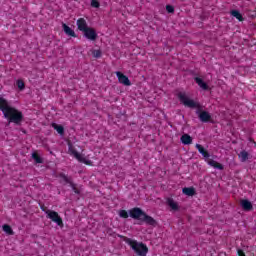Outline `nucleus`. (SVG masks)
Returning <instances> with one entry per match:
<instances>
[{
  "label": "nucleus",
  "mask_w": 256,
  "mask_h": 256,
  "mask_svg": "<svg viewBox=\"0 0 256 256\" xmlns=\"http://www.w3.org/2000/svg\"><path fill=\"white\" fill-rule=\"evenodd\" d=\"M0 110L4 115V118L8 120V123H15V125H19L21 121H23V113L15 107L10 106L9 101L1 96Z\"/></svg>",
  "instance_id": "obj_1"
},
{
  "label": "nucleus",
  "mask_w": 256,
  "mask_h": 256,
  "mask_svg": "<svg viewBox=\"0 0 256 256\" xmlns=\"http://www.w3.org/2000/svg\"><path fill=\"white\" fill-rule=\"evenodd\" d=\"M130 217L132 219H137L138 221H142L143 223H147V225H152L153 227L157 225V221L153 219V217L145 214L141 208H133L129 211Z\"/></svg>",
  "instance_id": "obj_2"
},
{
  "label": "nucleus",
  "mask_w": 256,
  "mask_h": 256,
  "mask_svg": "<svg viewBox=\"0 0 256 256\" xmlns=\"http://www.w3.org/2000/svg\"><path fill=\"white\" fill-rule=\"evenodd\" d=\"M124 241L138 256H147V253H149V248L147 245L143 244V242H138L137 240H133L131 238H125Z\"/></svg>",
  "instance_id": "obj_3"
},
{
  "label": "nucleus",
  "mask_w": 256,
  "mask_h": 256,
  "mask_svg": "<svg viewBox=\"0 0 256 256\" xmlns=\"http://www.w3.org/2000/svg\"><path fill=\"white\" fill-rule=\"evenodd\" d=\"M178 99L182 103V105H184L185 107H189L190 109H197L199 107V104L193 99L189 98V96L185 92H179Z\"/></svg>",
  "instance_id": "obj_4"
},
{
  "label": "nucleus",
  "mask_w": 256,
  "mask_h": 256,
  "mask_svg": "<svg viewBox=\"0 0 256 256\" xmlns=\"http://www.w3.org/2000/svg\"><path fill=\"white\" fill-rule=\"evenodd\" d=\"M68 153L73 157H75V159H77V161H79L80 163H85V165H91V160H88L79 152H77V150L75 149V146H73L71 142H68Z\"/></svg>",
  "instance_id": "obj_5"
},
{
  "label": "nucleus",
  "mask_w": 256,
  "mask_h": 256,
  "mask_svg": "<svg viewBox=\"0 0 256 256\" xmlns=\"http://www.w3.org/2000/svg\"><path fill=\"white\" fill-rule=\"evenodd\" d=\"M47 219H51L53 223H56L59 227L63 225V219H61V216H59V213L53 210H47L46 212Z\"/></svg>",
  "instance_id": "obj_6"
},
{
  "label": "nucleus",
  "mask_w": 256,
  "mask_h": 256,
  "mask_svg": "<svg viewBox=\"0 0 256 256\" xmlns=\"http://www.w3.org/2000/svg\"><path fill=\"white\" fill-rule=\"evenodd\" d=\"M84 37L89 39V41H96L97 40V32L92 27H88L83 31Z\"/></svg>",
  "instance_id": "obj_7"
},
{
  "label": "nucleus",
  "mask_w": 256,
  "mask_h": 256,
  "mask_svg": "<svg viewBox=\"0 0 256 256\" xmlns=\"http://www.w3.org/2000/svg\"><path fill=\"white\" fill-rule=\"evenodd\" d=\"M116 77L118 78L119 83H121L122 85H125L126 87H129L131 85V81L123 73L116 72Z\"/></svg>",
  "instance_id": "obj_8"
},
{
  "label": "nucleus",
  "mask_w": 256,
  "mask_h": 256,
  "mask_svg": "<svg viewBox=\"0 0 256 256\" xmlns=\"http://www.w3.org/2000/svg\"><path fill=\"white\" fill-rule=\"evenodd\" d=\"M76 25L78 27V31H82V33L89 29V26L87 25V20L85 18H79L76 22Z\"/></svg>",
  "instance_id": "obj_9"
},
{
  "label": "nucleus",
  "mask_w": 256,
  "mask_h": 256,
  "mask_svg": "<svg viewBox=\"0 0 256 256\" xmlns=\"http://www.w3.org/2000/svg\"><path fill=\"white\" fill-rule=\"evenodd\" d=\"M196 113L200 121H202V123H207L211 120V114H209V112L207 111H202V112L197 111Z\"/></svg>",
  "instance_id": "obj_10"
},
{
  "label": "nucleus",
  "mask_w": 256,
  "mask_h": 256,
  "mask_svg": "<svg viewBox=\"0 0 256 256\" xmlns=\"http://www.w3.org/2000/svg\"><path fill=\"white\" fill-rule=\"evenodd\" d=\"M62 28L64 33L68 36V37H77V34L75 33V31L73 29H71V27L67 26V24L63 23L62 24Z\"/></svg>",
  "instance_id": "obj_11"
},
{
  "label": "nucleus",
  "mask_w": 256,
  "mask_h": 256,
  "mask_svg": "<svg viewBox=\"0 0 256 256\" xmlns=\"http://www.w3.org/2000/svg\"><path fill=\"white\" fill-rule=\"evenodd\" d=\"M240 205L244 211H251V209H253V204H251L249 200H241Z\"/></svg>",
  "instance_id": "obj_12"
},
{
  "label": "nucleus",
  "mask_w": 256,
  "mask_h": 256,
  "mask_svg": "<svg viewBox=\"0 0 256 256\" xmlns=\"http://www.w3.org/2000/svg\"><path fill=\"white\" fill-rule=\"evenodd\" d=\"M167 205L172 209V211H179V204L173 200V198L167 199Z\"/></svg>",
  "instance_id": "obj_13"
},
{
  "label": "nucleus",
  "mask_w": 256,
  "mask_h": 256,
  "mask_svg": "<svg viewBox=\"0 0 256 256\" xmlns=\"http://www.w3.org/2000/svg\"><path fill=\"white\" fill-rule=\"evenodd\" d=\"M195 81H196L197 85H199V88L203 89V91H207L209 89V86L207 85V83H205L203 81V79L196 77Z\"/></svg>",
  "instance_id": "obj_14"
},
{
  "label": "nucleus",
  "mask_w": 256,
  "mask_h": 256,
  "mask_svg": "<svg viewBox=\"0 0 256 256\" xmlns=\"http://www.w3.org/2000/svg\"><path fill=\"white\" fill-rule=\"evenodd\" d=\"M238 157L241 161V163H245V161H248L250 155H249V152L245 151V150H242L239 154H238Z\"/></svg>",
  "instance_id": "obj_15"
},
{
  "label": "nucleus",
  "mask_w": 256,
  "mask_h": 256,
  "mask_svg": "<svg viewBox=\"0 0 256 256\" xmlns=\"http://www.w3.org/2000/svg\"><path fill=\"white\" fill-rule=\"evenodd\" d=\"M181 142L183 145H191V143H193V138H191L189 134H184L181 137Z\"/></svg>",
  "instance_id": "obj_16"
},
{
  "label": "nucleus",
  "mask_w": 256,
  "mask_h": 256,
  "mask_svg": "<svg viewBox=\"0 0 256 256\" xmlns=\"http://www.w3.org/2000/svg\"><path fill=\"white\" fill-rule=\"evenodd\" d=\"M196 149L199 151V153L202 154V156L205 159H209V152H207V150H205V148H203V146H201L200 144H196Z\"/></svg>",
  "instance_id": "obj_17"
},
{
  "label": "nucleus",
  "mask_w": 256,
  "mask_h": 256,
  "mask_svg": "<svg viewBox=\"0 0 256 256\" xmlns=\"http://www.w3.org/2000/svg\"><path fill=\"white\" fill-rule=\"evenodd\" d=\"M207 163L210 167H214V169H219L220 171L223 169V166L215 160H207Z\"/></svg>",
  "instance_id": "obj_18"
},
{
  "label": "nucleus",
  "mask_w": 256,
  "mask_h": 256,
  "mask_svg": "<svg viewBox=\"0 0 256 256\" xmlns=\"http://www.w3.org/2000/svg\"><path fill=\"white\" fill-rule=\"evenodd\" d=\"M207 163L210 167H214V169H219L220 171L223 169V166L215 160H207Z\"/></svg>",
  "instance_id": "obj_19"
},
{
  "label": "nucleus",
  "mask_w": 256,
  "mask_h": 256,
  "mask_svg": "<svg viewBox=\"0 0 256 256\" xmlns=\"http://www.w3.org/2000/svg\"><path fill=\"white\" fill-rule=\"evenodd\" d=\"M52 127H53V129H55V131H57V133H58L59 135H64V133H65V128H63L62 125H58L57 123H53V124H52Z\"/></svg>",
  "instance_id": "obj_20"
},
{
  "label": "nucleus",
  "mask_w": 256,
  "mask_h": 256,
  "mask_svg": "<svg viewBox=\"0 0 256 256\" xmlns=\"http://www.w3.org/2000/svg\"><path fill=\"white\" fill-rule=\"evenodd\" d=\"M182 193L188 197H193L195 195V188H183Z\"/></svg>",
  "instance_id": "obj_21"
},
{
  "label": "nucleus",
  "mask_w": 256,
  "mask_h": 256,
  "mask_svg": "<svg viewBox=\"0 0 256 256\" xmlns=\"http://www.w3.org/2000/svg\"><path fill=\"white\" fill-rule=\"evenodd\" d=\"M232 17H235L236 19H238V21H243V16L241 15V13L237 10H233L231 12Z\"/></svg>",
  "instance_id": "obj_22"
},
{
  "label": "nucleus",
  "mask_w": 256,
  "mask_h": 256,
  "mask_svg": "<svg viewBox=\"0 0 256 256\" xmlns=\"http://www.w3.org/2000/svg\"><path fill=\"white\" fill-rule=\"evenodd\" d=\"M32 159H34L36 163H43V159H41L39 154H37L36 152L32 153Z\"/></svg>",
  "instance_id": "obj_23"
},
{
  "label": "nucleus",
  "mask_w": 256,
  "mask_h": 256,
  "mask_svg": "<svg viewBox=\"0 0 256 256\" xmlns=\"http://www.w3.org/2000/svg\"><path fill=\"white\" fill-rule=\"evenodd\" d=\"M3 231L7 233L8 235H13V229H11V226L5 224L3 226Z\"/></svg>",
  "instance_id": "obj_24"
},
{
  "label": "nucleus",
  "mask_w": 256,
  "mask_h": 256,
  "mask_svg": "<svg viewBox=\"0 0 256 256\" xmlns=\"http://www.w3.org/2000/svg\"><path fill=\"white\" fill-rule=\"evenodd\" d=\"M63 179H64V181H66V183H70V184H71V187H72V189H73V191H74L75 193H79V190H77V188H75V185H74L73 183H71V180H69V179L67 178V176H63Z\"/></svg>",
  "instance_id": "obj_25"
},
{
  "label": "nucleus",
  "mask_w": 256,
  "mask_h": 256,
  "mask_svg": "<svg viewBox=\"0 0 256 256\" xmlns=\"http://www.w3.org/2000/svg\"><path fill=\"white\" fill-rule=\"evenodd\" d=\"M17 87H18L19 91H23L25 89V83L23 82V80L17 81Z\"/></svg>",
  "instance_id": "obj_26"
},
{
  "label": "nucleus",
  "mask_w": 256,
  "mask_h": 256,
  "mask_svg": "<svg viewBox=\"0 0 256 256\" xmlns=\"http://www.w3.org/2000/svg\"><path fill=\"white\" fill-rule=\"evenodd\" d=\"M119 216L122 217V219H127L129 217V213H127L126 210H120Z\"/></svg>",
  "instance_id": "obj_27"
},
{
  "label": "nucleus",
  "mask_w": 256,
  "mask_h": 256,
  "mask_svg": "<svg viewBox=\"0 0 256 256\" xmlns=\"http://www.w3.org/2000/svg\"><path fill=\"white\" fill-rule=\"evenodd\" d=\"M93 57H95L96 59H99V57H101V50H94L92 52Z\"/></svg>",
  "instance_id": "obj_28"
},
{
  "label": "nucleus",
  "mask_w": 256,
  "mask_h": 256,
  "mask_svg": "<svg viewBox=\"0 0 256 256\" xmlns=\"http://www.w3.org/2000/svg\"><path fill=\"white\" fill-rule=\"evenodd\" d=\"M166 11L168 13H174L175 12V8H173V6H171V5H167L166 6Z\"/></svg>",
  "instance_id": "obj_29"
},
{
  "label": "nucleus",
  "mask_w": 256,
  "mask_h": 256,
  "mask_svg": "<svg viewBox=\"0 0 256 256\" xmlns=\"http://www.w3.org/2000/svg\"><path fill=\"white\" fill-rule=\"evenodd\" d=\"M92 7H95L96 9H99V1L97 0H92L91 1Z\"/></svg>",
  "instance_id": "obj_30"
},
{
  "label": "nucleus",
  "mask_w": 256,
  "mask_h": 256,
  "mask_svg": "<svg viewBox=\"0 0 256 256\" xmlns=\"http://www.w3.org/2000/svg\"><path fill=\"white\" fill-rule=\"evenodd\" d=\"M238 255H239V256H245V253L242 252V250H238Z\"/></svg>",
  "instance_id": "obj_31"
}]
</instances>
